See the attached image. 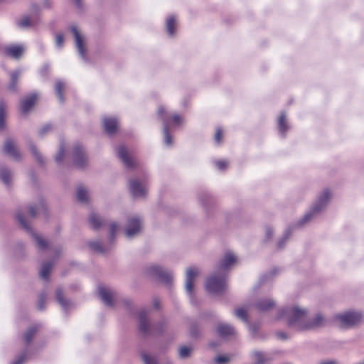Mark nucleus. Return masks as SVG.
<instances>
[{
	"instance_id": "obj_1",
	"label": "nucleus",
	"mask_w": 364,
	"mask_h": 364,
	"mask_svg": "<svg viewBox=\"0 0 364 364\" xmlns=\"http://www.w3.org/2000/svg\"><path fill=\"white\" fill-rule=\"evenodd\" d=\"M279 319H284L287 324L297 331L307 330L308 312L306 309L294 306L288 309H281L278 314Z\"/></svg>"
},
{
	"instance_id": "obj_49",
	"label": "nucleus",
	"mask_w": 364,
	"mask_h": 364,
	"mask_svg": "<svg viewBox=\"0 0 364 364\" xmlns=\"http://www.w3.org/2000/svg\"><path fill=\"white\" fill-rule=\"evenodd\" d=\"M118 227L115 223H112L110 225V237H112L117 231Z\"/></svg>"
},
{
	"instance_id": "obj_14",
	"label": "nucleus",
	"mask_w": 364,
	"mask_h": 364,
	"mask_svg": "<svg viewBox=\"0 0 364 364\" xmlns=\"http://www.w3.org/2000/svg\"><path fill=\"white\" fill-rule=\"evenodd\" d=\"M74 162L78 167H83L86 162V157L82 148L79 146L74 149Z\"/></svg>"
},
{
	"instance_id": "obj_35",
	"label": "nucleus",
	"mask_w": 364,
	"mask_h": 364,
	"mask_svg": "<svg viewBox=\"0 0 364 364\" xmlns=\"http://www.w3.org/2000/svg\"><path fill=\"white\" fill-rule=\"evenodd\" d=\"M141 357L144 364H157L156 358L147 353H143Z\"/></svg>"
},
{
	"instance_id": "obj_29",
	"label": "nucleus",
	"mask_w": 364,
	"mask_h": 364,
	"mask_svg": "<svg viewBox=\"0 0 364 364\" xmlns=\"http://www.w3.org/2000/svg\"><path fill=\"white\" fill-rule=\"evenodd\" d=\"M90 223L93 228H98L101 226L102 222L100 218L96 214H92L89 218Z\"/></svg>"
},
{
	"instance_id": "obj_32",
	"label": "nucleus",
	"mask_w": 364,
	"mask_h": 364,
	"mask_svg": "<svg viewBox=\"0 0 364 364\" xmlns=\"http://www.w3.org/2000/svg\"><path fill=\"white\" fill-rule=\"evenodd\" d=\"M38 328L36 326L32 327L28 330V331L24 335V339L26 343H29L32 340Z\"/></svg>"
},
{
	"instance_id": "obj_3",
	"label": "nucleus",
	"mask_w": 364,
	"mask_h": 364,
	"mask_svg": "<svg viewBox=\"0 0 364 364\" xmlns=\"http://www.w3.org/2000/svg\"><path fill=\"white\" fill-rule=\"evenodd\" d=\"M226 284L223 276L210 277L206 283V289L212 294H219L225 288Z\"/></svg>"
},
{
	"instance_id": "obj_9",
	"label": "nucleus",
	"mask_w": 364,
	"mask_h": 364,
	"mask_svg": "<svg viewBox=\"0 0 364 364\" xmlns=\"http://www.w3.org/2000/svg\"><path fill=\"white\" fill-rule=\"evenodd\" d=\"M71 31L73 33L75 46L78 50L80 55L85 59V50L84 48V38L81 36L80 33L75 26L71 28Z\"/></svg>"
},
{
	"instance_id": "obj_31",
	"label": "nucleus",
	"mask_w": 364,
	"mask_h": 364,
	"mask_svg": "<svg viewBox=\"0 0 364 364\" xmlns=\"http://www.w3.org/2000/svg\"><path fill=\"white\" fill-rule=\"evenodd\" d=\"M77 199L81 202H86L88 198L87 191L82 187H79L77 192Z\"/></svg>"
},
{
	"instance_id": "obj_53",
	"label": "nucleus",
	"mask_w": 364,
	"mask_h": 364,
	"mask_svg": "<svg viewBox=\"0 0 364 364\" xmlns=\"http://www.w3.org/2000/svg\"><path fill=\"white\" fill-rule=\"evenodd\" d=\"M164 112V108L163 107H159V109H158V114L159 115L162 114V113Z\"/></svg>"
},
{
	"instance_id": "obj_22",
	"label": "nucleus",
	"mask_w": 364,
	"mask_h": 364,
	"mask_svg": "<svg viewBox=\"0 0 364 364\" xmlns=\"http://www.w3.org/2000/svg\"><path fill=\"white\" fill-rule=\"evenodd\" d=\"M164 122V138H165V143L168 146H171L172 144V140H171V136L169 134V127L168 124L167 122V119L166 117L163 118Z\"/></svg>"
},
{
	"instance_id": "obj_59",
	"label": "nucleus",
	"mask_w": 364,
	"mask_h": 364,
	"mask_svg": "<svg viewBox=\"0 0 364 364\" xmlns=\"http://www.w3.org/2000/svg\"><path fill=\"white\" fill-rule=\"evenodd\" d=\"M279 247H282V242H279Z\"/></svg>"
},
{
	"instance_id": "obj_43",
	"label": "nucleus",
	"mask_w": 364,
	"mask_h": 364,
	"mask_svg": "<svg viewBox=\"0 0 364 364\" xmlns=\"http://www.w3.org/2000/svg\"><path fill=\"white\" fill-rule=\"evenodd\" d=\"M17 218L19 221V223L21 224V225L26 230H29V225H28V223H26V221L25 220L23 216L21 215V214H18L17 215Z\"/></svg>"
},
{
	"instance_id": "obj_36",
	"label": "nucleus",
	"mask_w": 364,
	"mask_h": 364,
	"mask_svg": "<svg viewBox=\"0 0 364 364\" xmlns=\"http://www.w3.org/2000/svg\"><path fill=\"white\" fill-rule=\"evenodd\" d=\"M5 116V106L3 103H0V129H3L4 126Z\"/></svg>"
},
{
	"instance_id": "obj_17",
	"label": "nucleus",
	"mask_w": 364,
	"mask_h": 364,
	"mask_svg": "<svg viewBox=\"0 0 364 364\" xmlns=\"http://www.w3.org/2000/svg\"><path fill=\"white\" fill-rule=\"evenodd\" d=\"M100 296L103 302L107 306L112 305V294L105 287H100L98 289Z\"/></svg>"
},
{
	"instance_id": "obj_33",
	"label": "nucleus",
	"mask_w": 364,
	"mask_h": 364,
	"mask_svg": "<svg viewBox=\"0 0 364 364\" xmlns=\"http://www.w3.org/2000/svg\"><path fill=\"white\" fill-rule=\"evenodd\" d=\"M235 316L244 321H247V311L244 308H238L235 311Z\"/></svg>"
},
{
	"instance_id": "obj_23",
	"label": "nucleus",
	"mask_w": 364,
	"mask_h": 364,
	"mask_svg": "<svg viewBox=\"0 0 364 364\" xmlns=\"http://www.w3.org/2000/svg\"><path fill=\"white\" fill-rule=\"evenodd\" d=\"M139 328L142 332H146L148 330V323L146 320V313L141 311L139 314Z\"/></svg>"
},
{
	"instance_id": "obj_42",
	"label": "nucleus",
	"mask_w": 364,
	"mask_h": 364,
	"mask_svg": "<svg viewBox=\"0 0 364 364\" xmlns=\"http://www.w3.org/2000/svg\"><path fill=\"white\" fill-rule=\"evenodd\" d=\"M230 360L227 355H218L215 358V360L218 364H223L228 362Z\"/></svg>"
},
{
	"instance_id": "obj_45",
	"label": "nucleus",
	"mask_w": 364,
	"mask_h": 364,
	"mask_svg": "<svg viewBox=\"0 0 364 364\" xmlns=\"http://www.w3.org/2000/svg\"><path fill=\"white\" fill-rule=\"evenodd\" d=\"M172 120H173V122L176 125L181 124L183 122V119L181 118V117H180L178 114L173 115Z\"/></svg>"
},
{
	"instance_id": "obj_20",
	"label": "nucleus",
	"mask_w": 364,
	"mask_h": 364,
	"mask_svg": "<svg viewBox=\"0 0 364 364\" xmlns=\"http://www.w3.org/2000/svg\"><path fill=\"white\" fill-rule=\"evenodd\" d=\"M176 24V19L174 16H170L166 20V30L170 36H173L175 33V26Z\"/></svg>"
},
{
	"instance_id": "obj_11",
	"label": "nucleus",
	"mask_w": 364,
	"mask_h": 364,
	"mask_svg": "<svg viewBox=\"0 0 364 364\" xmlns=\"http://www.w3.org/2000/svg\"><path fill=\"white\" fill-rule=\"evenodd\" d=\"M24 48L22 46L12 45L5 48V53L14 58H19L23 54Z\"/></svg>"
},
{
	"instance_id": "obj_40",
	"label": "nucleus",
	"mask_w": 364,
	"mask_h": 364,
	"mask_svg": "<svg viewBox=\"0 0 364 364\" xmlns=\"http://www.w3.org/2000/svg\"><path fill=\"white\" fill-rule=\"evenodd\" d=\"M44 210V206L43 204L40 205L39 206L35 208V207H30L29 208V213L31 217H35L36 215V211Z\"/></svg>"
},
{
	"instance_id": "obj_30",
	"label": "nucleus",
	"mask_w": 364,
	"mask_h": 364,
	"mask_svg": "<svg viewBox=\"0 0 364 364\" xmlns=\"http://www.w3.org/2000/svg\"><path fill=\"white\" fill-rule=\"evenodd\" d=\"M0 176L5 184H9L11 179V173L9 171L6 169H1L0 171Z\"/></svg>"
},
{
	"instance_id": "obj_21",
	"label": "nucleus",
	"mask_w": 364,
	"mask_h": 364,
	"mask_svg": "<svg viewBox=\"0 0 364 364\" xmlns=\"http://www.w3.org/2000/svg\"><path fill=\"white\" fill-rule=\"evenodd\" d=\"M274 302L271 299H264L257 303V306L259 310L264 311H268L274 306Z\"/></svg>"
},
{
	"instance_id": "obj_47",
	"label": "nucleus",
	"mask_w": 364,
	"mask_h": 364,
	"mask_svg": "<svg viewBox=\"0 0 364 364\" xmlns=\"http://www.w3.org/2000/svg\"><path fill=\"white\" fill-rule=\"evenodd\" d=\"M63 42V36L61 34H58L55 38V43L57 46L61 47Z\"/></svg>"
},
{
	"instance_id": "obj_26",
	"label": "nucleus",
	"mask_w": 364,
	"mask_h": 364,
	"mask_svg": "<svg viewBox=\"0 0 364 364\" xmlns=\"http://www.w3.org/2000/svg\"><path fill=\"white\" fill-rule=\"evenodd\" d=\"M51 269L52 264L50 263H46L43 264L40 271L41 277L46 280L48 279Z\"/></svg>"
},
{
	"instance_id": "obj_15",
	"label": "nucleus",
	"mask_w": 364,
	"mask_h": 364,
	"mask_svg": "<svg viewBox=\"0 0 364 364\" xmlns=\"http://www.w3.org/2000/svg\"><path fill=\"white\" fill-rule=\"evenodd\" d=\"M103 122L106 132L109 134H114L117 127V119L112 117H105Z\"/></svg>"
},
{
	"instance_id": "obj_13",
	"label": "nucleus",
	"mask_w": 364,
	"mask_h": 364,
	"mask_svg": "<svg viewBox=\"0 0 364 364\" xmlns=\"http://www.w3.org/2000/svg\"><path fill=\"white\" fill-rule=\"evenodd\" d=\"M117 155H118V157L123 161L124 164L127 168H132L134 166V163L132 159H131L129 156L127 151L124 146H119L118 148Z\"/></svg>"
},
{
	"instance_id": "obj_51",
	"label": "nucleus",
	"mask_w": 364,
	"mask_h": 364,
	"mask_svg": "<svg viewBox=\"0 0 364 364\" xmlns=\"http://www.w3.org/2000/svg\"><path fill=\"white\" fill-rule=\"evenodd\" d=\"M51 129V127L50 125H46L45 127H43L41 131H40V134H43L45 133H46L48 132V130L50 129Z\"/></svg>"
},
{
	"instance_id": "obj_37",
	"label": "nucleus",
	"mask_w": 364,
	"mask_h": 364,
	"mask_svg": "<svg viewBox=\"0 0 364 364\" xmlns=\"http://www.w3.org/2000/svg\"><path fill=\"white\" fill-rule=\"evenodd\" d=\"M33 236L34 237V239L36 240V242L38 245V246L39 247V248L41 249H43L46 247V242L39 235H36V234H33Z\"/></svg>"
},
{
	"instance_id": "obj_2",
	"label": "nucleus",
	"mask_w": 364,
	"mask_h": 364,
	"mask_svg": "<svg viewBox=\"0 0 364 364\" xmlns=\"http://www.w3.org/2000/svg\"><path fill=\"white\" fill-rule=\"evenodd\" d=\"M338 324L342 328H348L360 323L363 320V315L360 312H346L335 316Z\"/></svg>"
},
{
	"instance_id": "obj_6",
	"label": "nucleus",
	"mask_w": 364,
	"mask_h": 364,
	"mask_svg": "<svg viewBox=\"0 0 364 364\" xmlns=\"http://www.w3.org/2000/svg\"><path fill=\"white\" fill-rule=\"evenodd\" d=\"M142 223L138 218H131L128 220L127 226L125 229V234L128 237H132L136 235L141 229Z\"/></svg>"
},
{
	"instance_id": "obj_4",
	"label": "nucleus",
	"mask_w": 364,
	"mask_h": 364,
	"mask_svg": "<svg viewBox=\"0 0 364 364\" xmlns=\"http://www.w3.org/2000/svg\"><path fill=\"white\" fill-rule=\"evenodd\" d=\"M147 274L160 279L161 282L168 284L172 282L173 275L171 272L163 269L161 267L153 265L147 269Z\"/></svg>"
},
{
	"instance_id": "obj_5",
	"label": "nucleus",
	"mask_w": 364,
	"mask_h": 364,
	"mask_svg": "<svg viewBox=\"0 0 364 364\" xmlns=\"http://www.w3.org/2000/svg\"><path fill=\"white\" fill-rule=\"evenodd\" d=\"M331 193L328 190H325L319 196L317 203L313 207L311 211L304 216L305 221L310 219L311 215L321 210L326 207L331 199Z\"/></svg>"
},
{
	"instance_id": "obj_27",
	"label": "nucleus",
	"mask_w": 364,
	"mask_h": 364,
	"mask_svg": "<svg viewBox=\"0 0 364 364\" xmlns=\"http://www.w3.org/2000/svg\"><path fill=\"white\" fill-rule=\"evenodd\" d=\"M278 127L279 132L284 134L287 130V125L286 124V116L284 114H282L278 121Z\"/></svg>"
},
{
	"instance_id": "obj_48",
	"label": "nucleus",
	"mask_w": 364,
	"mask_h": 364,
	"mask_svg": "<svg viewBox=\"0 0 364 364\" xmlns=\"http://www.w3.org/2000/svg\"><path fill=\"white\" fill-rule=\"evenodd\" d=\"M63 154H64V150L63 148H60L59 153L55 156V161L57 162H60L63 159Z\"/></svg>"
},
{
	"instance_id": "obj_12",
	"label": "nucleus",
	"mask_w": 364,
	"mask_h": 364,
	"mask_svg": "<svg viewBox=\"0 0 364 364\" xmlns=\"http://www.w3.org/2000/svg\"><path fill=\"white\" fill-rule=\"evenodd\" d=\"M36 100V95L32 94L26 99L23 100L21 103V110L22 113L26 114L33 107Z\"/></svg>"
},
{
	"instance_id": "obj_25",
	"label": "nucleus",
	"mask_w": 364,
	"mask_h": 364,
	"mask_svg": "<svg viewBox=\"0 0 364 364\" xmlns=\"http://www.w3.org/2000/svg\"><path fill=\"white\" fill-rule=\"evenodd\" d=\"M253 356L256 364H265L269 360V358L259 351H255Z\"/></svg>"
},
{
	"instance_id": "obj_50",
	"label": "nucleus",
	"mask_w": 364,
	"mask_h": 364,
	"mask_svg": "<svg viewBox=\"0 0 364 364\" xmlns=\"http://www.w3.org/2000/svg\"><path fill=\"white\" fill-rule=\"evenodd\" d=\"M31 150L32 151V153L36 156V159L40 161L41 162L42 160H41V156L40 154L37 152V150L36 149V147H34L33 146H32L31 147Z\"/></svg>"
},
{
	"instance_id": "obj_10",
	"label": "nucleus",
	"mask_w": 364,
	"mask_h": 364,
	"mask_svg": "<svg viewBox=\"0 0 364 364\" xmlns=\"http://www.w3.org/2000/svg\"><path fill=\"white\" fill-rule=\"evenodd\" d=\"M237 262V257L231 252H228L221 261L220 269L223 271L226 270L235 264Z\"/></svg>"
},
{
	"instance_id": "obj_7",
	"label": "nucleus",
	"mask_w": 364,
	"mask_h": 364,
	"mask_svg": "<svg viewBox=\"0 0 364 364\" xmlns=\"http://www.w3.org/2000/svg\"><path fill=\"white\" fill-rule=\"evenodd\" d=\"M129 191L133 197L141 198L146 195V188L144 183L133 179L129 182Z\"/></svg>"
},
{
	"instance_id": "obj_57",
	"label": "nucleus",
	"mask_w": 364,
	"mask_h": 364,
	"mask_svg": "<svg viewBox=\"0 0 364 364\" xmlns=\"http://www.w3.org/2000/svg\"><path fill=\"white\" fill-rule=\"evenodd\" d=\"M322 364H333V362H325V363H322Z\"/></svg>"
},
{
	"instance_id": "obj_41",
	"label": "nucleus",
	"mask_w": 364,
	"mask_h": 364,
	"mask_svg": "<svg viewBox=\"0 0 364 364\" xmlns=\"http://www.w3.org/2000/svg\"><path fill=\"white\" fill-rule=\"evenodd\" d=\"M90 247L92 249H93L94 250H96L97 252H103L101 243L100 242H97V241L91 242L90 243Z\"/></svg>"
},
{
	"instance_id": "obj_8",
	"label": "nucleus",
	"mask_w": 364,
	"mask_h": 364,
	"mask_svg": "<svg viewBox=\"0 0 364 364\" xmlns=\"http://www.w3.org/2000/svg\"><path fill=\"white\" fill-rule=\"evenodd\" d=\"M198 273V269L195 267H190L186 270V291L191 296L193 292V283Z\"/></svg>"
},
{
	"instance_id": "obj_44",
	"label": "nucleus",
	"mask_w": 364,
	"mask_h": 364,
	"mask_svg": "<svg viewBox=\"0 0 364 364\" xmlns=\"http://www.w3.org/2000/svg\"><path fill=\"white\" fill-rule=\"evenodd\" d=\"M215 165L220 170H224L228 166V163L225 161H218L215 162Z\"/></svg>"
},
{
	"instance_id": "obj_54",
	"label": "nucleus",
	"mask_w": 364,
	"mask_h": 364,
	"mask_svg": "<svg viewBox=\"0 0 364 364\" xmlns=\"http://www.w3.org/2000/svg\"><path fill=\"white\" fill-rule=\"evenodd\" d=\"M38 308L40 309H42L43 308L41 300H40V301H39Z\"/></svg>"
},
{
	"instance_id": "obj_46",
	"label": "nucleus",
	"mask_w": 364,
	"mask_h": 364,
	"mask_svg": "<svg viewBox=\"0 0 364 364\" xmlns=\"http://www.w3.org/2000/svg\"><path fill=\"white\" fill-rule=\"evenodd\" d=\"M222 139V130L220 129H218L215 136V140L216 143L220 144Z\"/></svg>"
},
{
	"instance_id": "obj_18",
	"label": "nucleus",
	"mask_w": 364,
	"mask_h": 364,
	"mask_svg": "<svg viewBox=\"0 0 364 364\" xmlns=\"http://www.w3.org/2000/svg\"><path fill=\"white\" fill-rule=\"evenodd\" d=\"M217 331L218 334L224 338L234 335L235 333L234 328L226 323L219 324Z\"/></svg>"
},
{
	"instance_id": "obj_38",
	"label": "nucleus",
	"mask_w": 364,
	"mask_h": 364,
	"mask_svg": "<svg viewBox=\"0 0 364 364\" xmlns=\"http://www.w3.org/2000/svg\"><path fill=\"white\" fill-rule=\"evenodd\" d=\"M18 25L19 26L24 28L33 26V23L29 17H24L19 21Z\"/></svg>"
},
{
	"instance_id": "obj_52",
	"label": "nucleus",
	"mask_w": 364,
	"mask_h": 364,
	"mask_svg": "<svg viewBox=\"0 0 364 364\" xmlns=\"http://www.w3.org/2000/svg\"><path fill=\"white\" fill-rule=\"evenodd\" d=\"M25 360V356L21 355L15 363L13 364H23Z\"/></svg>"
},
{
	"instance_id": "obj_28",
	"label": "nucleus",
	"mask_w": 364,
	"mask_h": 364,
	"mask_svg": "<svg viewBox=\"0 0 364 364\" xmlns=\"http://www.w3.org/2000/svg\"><path fill=\"white\" fill-rule=\"evenodd\" d=\"M192 350L193 348L191 347L186 346H181L178 350L179 356L181 358H187L191 355Z\"/></svg>"
},
{
	"instance_id": "obj_34",
	"label": "nucleus",
	"mask_w": 364,
	"mask_h": 364,
	"mask_svg": "<svg viewBox=\"0 0 364 364\" xmlns=\"http://www.w3.org/2000/svg\"><path fill=\"white\" fill-rule=\"evenodd\" d=\"M64 88V85L62 82L58 81L55 85V91L58 96V98L60 102H63V90Z\"/></svg>"
},
{
	"instance_id": "obj_58",
	"label": "nucleus",
	"mask_w": 364,
	"mask_h": 364,
	"mask_svg": "<svg viewBox=\"0 0 364 364\" xmlns=\"http://www.w3.org/2000/svg\"><path fill=\"white\" fill-rule=\"evenodd\" d=\"M270 232H271V230L268 229V230H267V235H269V234H270Z\"/></svg>"
},
{
	"instance_id": "obj_19",
	"label": "nucleus",
	"mask_w": 364,
	"mask_h": 364,
	"mask_svg": "<svg viewBox=\"0 0 364 364\" xmlns=\"http://www.w3.org/2000/svg\"><path fill=\"white\" fill-rule=\"evenodd\" d=\"M325 319L320 314H317L314 318H309L308 320L307 330L319 327L323 325Z\"/></svg>"
},
{
	"instance_id": "obj_56",
	"label": "nucleus",
	"mask_w": 364,
	"mask_h": 364,
	"mask_svg": "<svg viewBox=\"0 0 364 364\" xmlns=\"http://www.w3.org/2000/svg\"><path fill=\"white\" fill-rule=\"evenodd\" d=\"M74 1L77 6H80V0H74Z\"/></svg>"
},
{
	"instance_id": "obj_55",
	"label": "nucleus",
	"mask_w": 364,
	"mask_h": 364,
	"mask_svg": "<svg viewBox=\"0 0 364 364\" xmlns=\"http://www.w3.org/2000/svg\"><path fill=\"white\" fill-rule=\"evenodd\" d=\"M279 336H280L282 338H285V336L284 333H279Z\"/></svg>"
},
{
	"instance_id": "obj_16",
	"label": "nucleus",
	"mask_w": 364,
	"mask_h": 364,
	"mask_svg": "<svg viewBox=\"0 0 364 364\" xmlns=\"http://www.w3.org/2000/svg\"><path fill=\"white\" fill-rule=\"evenodd\" d=\"M4 151L7 154L14 159H18L20 157V154L16 149L14 142L11 139L6 141Z\"/></svg>"
},
{
	"instance_id": "obj_24",
	"label": "nucleus",
	"mask_w": 364,
	"mask_h": 364,
	"mask_svg": "<svg viewBox=\"0 0 364 364\" xmlns=\"http://www.w3.org/2000/svg\"><path fill=\"white\" fill-rule=\"evenodd\" d=\"M21 73L22 71L21 70H17L11 74V82L9 84V89L13 90H15L16 85L21 75Z\"/></svg>"
},
{
	"instance_id": "obj_39",
	"label": "nucleus",
	"mask_w": 364,
	"mask_h": 364,
	"mask_svg": "<svg viewBox=\"0 0 364 364\" xmlns=\"http://www.w3.org/2000/svg\"><path fill=\"white\" fill-rule=\"evenodd\" d=\"M56 297L60 305L66 309L68 303L63 299V293L60 291H57Z\"/></svg>"
}]
</instances>
